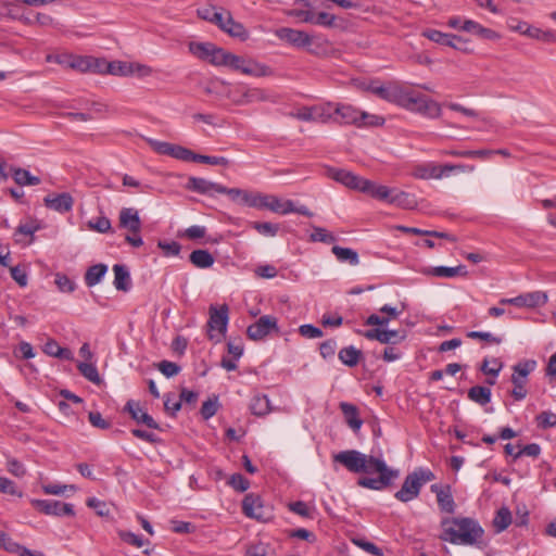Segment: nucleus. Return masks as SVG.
Segmentation results:
<instances>
[{
    "mask_svg": "<svg viewBox=\"0 0 556 556\" xmlns=\"http://www.w3.org/2000/svg\"><path fill=\"white\" fill-rule=\"evenodd\" d=\"M441 528L440 540L455 545H478L484 535L480 523L469 517L444 518Z\"/></svg>",
    "mask_w": 556,
    "mask_h": 556,
    "instance_id": "obj_1",
    "label": "nucleus"
},
{
    "mask_svg": "<svg viewBox=\"0 0 556 556\" xmlns=\"http://www.w3.org/2000/svg\"><path fill=\"white\" fill-rule=\"evenodd\" d=\"M399 106L410 112L419 113L428 118H438L442 113L438 102L408 87L404 88Z\"/></svg>",
    "mask_w": 556,
    "mask_h": 556,
    "instance_id": "obj_2",
    "label": "nucleus"
},
{
    "mask_svg": "<svg viewBox=\"0 0 556 556\" xmlns=\"http://www.w3.org/2000/svg\"><path fill=\"white\" fill-rule=\"evenodd\" d=\"M434 475L430 469L416 468L413 472L406 476L401 489L394 494L395 498L400 502L407 503L418 497L421 488L434 480Z\"/></svg>",
    "mask_w": 556,
    "mask_h": 556,
    "instance_id": "obj_3",
    "label": "nucleus"
},
{
    "mask_svg": "<svg viewBox=\"0 0 556 556\" xmlns=\"http://www.w3.org/2000/svg\"><path fill=\"white\" fill-rule=\"evenodd\" d=\"M332 459L355 473L366 472L372 465H379L382 468V458L366 455L357 450L341 451L334 454Z\"/></svg>",
    "mask_w": 556,
    "mask_h": 556,
    "instance_id": "obj_4",
    "label": "nucleus"
},
{
    "mask_svg": "<svg viewBox=\"0 0 556 556\" xmlns=\"http://www.w3.org/2000/svg\"><path fill=\"white\" fill-rule=\"evenodd\" d=\"M207 338L214 343H219L224 340L227 332L229 321V308L226 304L220 306L211 305L208 309Z\"/></svg>",
    "mask_w": 556,
    "mask_h": 556,
    "instance_id": "obj_5",
    "label": "nucleus"
},
{
    "mask_svg": "<svg viewBox=\"0 0 556 556\" xmlns=\"http://www.w3.org/2000/svg\"><path fill=\"white\" fill-rule=\"evenodd\" d=\"M375 472L379 473L377 478L363 477L358 480V484L370 490H382L399 477V471L389 468L383 459L382 468L379 465H372L365 473Z\"/></svg>",
    "mask_w": 556,
    "mask_h": 556,
    "instance_id": "obj_6",
    "label": "nucleus"
},
{
    "mask_svg": "<svg viewBox=\"0 0 556 556\" xmlns=\"http://www.w3.org/2000/svg\"><path fill=\"white\" fill-rule=\"evenodd\" d=\"M227 67L254 77H266L273 74V70L266 64L233 53H230Z\"/></svg>",
    "mask_w": 556,
    "mask_h": 556,
    "instance_id": "obj_7",
    "label": "nucleus"
},
{
    "mask_svg": "<svg viewBox=\"0 0 556 556\" xmlns=\"http://www.w3.org/2000/svg\"><path fill=\"white\" fill-rule=\"evenodd\" d=\"M275 35L280 40H283L295 48H306L312 54L318 55L319 51L317 48H313L314 39L303 30L281 27L275 31Z\"/></svg>",
    "mask_w": 556,
    "mask_h": 556,
    "instance_id": "obj_8",
    "label": "nucleus"
},
{
    "mask_svg": "<svg viewBox=\"0 0 556 556\" xmlns=\"http://www.w3.org/2000/svg\"><path fill=\"white\" fill-rule=\"evenodd\" d=\"M228 99L237 105H248L254 102L268 101L269 96L264 89L239 86L227 93Z\"/></svg>",
    "mask_w": 556,
    "mask_h": 556,
    "instance_id": "obj_9",
    "label": "nucleus"
},
{
    "mask_svg": "<svg viewBox=\"0 0 556 556\" xmlns=\"http://www.w3.org/2000/svg\"><path fill=\"white\" fill-rule=\"evenodd\" d=\"M33 506L39 511L51 516H74V506L70 503H62L54 500H33Z\"/></svg>",
    "mask_w": 556,
    "mask_h": 556,
    "instance_id": "obj_10",
    "label": "nucleus"
},
{
    "mask_svg": "<svg viewBox=\"0 0 556 556\" xmlns=\"http://www.w3.org/2000/svg\"><path fill=\"white\" fill-rule=\"evenodd\" d=\"M278 330L277 318L270 315H264L247 329L249 339L258 341L268 336L271 331Z\"/></svg>",
    "mask_w": 556,
    "mask_h": 556,
    "instance_id": "obj_11",
    "label": "nucleus"
},
{
    "mask_svg": "<svg viewBox=\"0 0 556 556\" xmlns=\"http://www.w3.org/2000/svg\"><path fill=\"white\" fill-rule=\"evenodd\" d=\"M405 86L399 83H389L387 85H377L371 83L368 90L388 102L400 104Z\"/></svg>",
    "mask_w": 556,
    "mask_h": 556,
    "instance_id": "obj_12",
    "label": "nucleus"
},
{
    "mask_svg": "<svg viewBox=\"0 0 556 556\" xmlns=\"http://www.w3.org/2000/svg\"><path fill=\"white\" fill-rule=\"evenodd\" d=\"M58 63L64 64L73 70H77L80 72H101L100 62L97 59L90 56H81V55H64L59 56L56 60Z\"/></svg>",
    "mask_w": 556,
    "mask_h": 556,
    "instance_id": "obj_13",
    "label": "nucleus"
},
{
    "mask_svg": "<svg viewBox=\"0 0 556 556\" xmlns=\"http://www.w3.org/2000/svg\"><path fill=\"white\" fill-rule=\"evenodd\" d=\"M362 110L348 103H336L334 113L337 123L362 127Z\"/></svg>",
    "mask_w": 556,
    "mask_h": 556,
    "instance_id": "obj_14",
    "label": "nucleus"
},
{
    "mask_svg": "<svg viewBox=\"0 0 556 556\" xmlns=\"http://www.w3.org/2000/svg\"><path fill=\"white\" fill-rule=\"evenodd\" d=\"M331 177L336 181L344 185L345 187L354 189V190H358L362 192H364V190H366L367 188L370 187L368 179L357 176L349 170L334 169L331 173Z\"/></svg>",
    "mask_w": 556,
    "mask_h": 556,
    "instance_id": "obj_15",
    "label": "nucleus"
},
{
    "mask_svg": "<svg viewBox=\"0 0 556 556\" xmlns=\"http://www.w3.org/2000/svg\"><path fill=\"white\" fill-rule=\"evenodd\" d=\"M242 511L249 518L256 520L266 519L261 497L252 493L244 496L242 501Z\"/></svg>",
    "mask_w": 556,
    "mask_h": 556,
    "instance_id": "obj_16",
    "label": "nucleus"
},
{
    "mask_svg": "<svg viewBox=\"0 0 556 556\" xmlns=\"http://www.w3.org/2000/svg\"><path fill=\"white\" fill-rule=\"evenodd\" d=\"M45 205L59 213H67L73 208L74 199L67 193L50 194L43 199Z\"/></svg>",
    "mask_w": 556,
    "mask_h": 556,
    "instance_id": "obj_17",
    "label": "nucleus"
},
{
    "mask_svg": "<svg viewBox=\"0 0 556 556\" xmlns=\"http://www.w3.org/2000/svg\"><path fill=\"white\" fill-rule=\"evenodd\" d=\"M548 295L544 291H532L515 296V306L536 308L547 303Z\"/></svg>",
    "mask_w": 556,
    "mask_h": 556,
    "instance_id": "obj_18",
    "label": "nucleus"
},
{
    "mask_svg": "<svg viewBox=\"0 0 556 556\" xmlns=\"http://www.w3.org/2000/svg\"><path fill=\"white\" fill-rule=\"evenodd\" d=\"M119 227L127 229L129 232L141 231V220L139 212L135 207H124L118 216Z\"/></svg>",
    "mask_w": 556,
    "mask_h": 556,
    "instance_id": "obj_19",
    "label": "nucleus"
},
{
    "mask_svg": "<svg viewBox=\"0 0 556 556\" xmlns=\"http://www.w3.org/2000/svg\"><path fill=\"white\" fill-rule=\"evenodd\" d=\"M536 361L525 359L520 361L513 366L511 383L513 384H527L528 376L535 369Z\"/></svg>",
    "mask_w": 556,
    "mask_h": 556,
    "instance_id": "obj_20",
    "label": "nucleus"
},
{
    "mask_svg": "<svg viewBox=\"0 0 556 556\" xmlns=\"http://www.w3.org/2000/svg\"><path fill=\"white\" fill-rule=\"evenodd\" d=\"M125 410L128 412L131 418L138 424H143L151 429H159L157 422L140 407L139 403L132 400L128 401L125 405Z\"/></svg>",
    "mask_w": 556,
    "mask_h": 556,
    "instance_id": "obj_21",
    "label": "nucleus"
},
{
    "mask_svg": "<svg viewBox=\"0 0 556 556\" xmlns=\"http://www.w3.org/2000/svg\"><path fill=\"white\" fill-rule=\"evenodd\" d=\"M379 312L386 314V316L371 314L367 317L365 324L368 326H387L390 320L397 318L402 313V311L389 304L383 305Z\"/></svg>",
    "mask_w": 556,
    "mask_h": 556,
    "instance_id": "obj_22",
    "label": "nucleus"
},
{
    "mask_svg": "<svg viewBox=\"0 0 556 556\" xmlns=\"http://www.w3.org/2000/svg\"><path fill=\"white\" fill-rule=\"evenodd\" d=\"M220 186L219 184L199 177H190L187 182V189L201 194L219 193Z\"/></svg>",
    "mask_w": 556,
    "mask_h": 556,
    "instance_id": "obj_23",
    "label": "nucleus"
},
{
    "mask_svg": "<svg viewBox=\"0 0 556 556\" xmlns=\"http://www.w3.org/2000/svg\"><path fill=\"white\" fill-rule=\"evenodd\" d=\"M460 30L472 33L481 38L489 40H495L500 38V35L496 31L491 28H486L472 20H465Z\"/></svg>",
    "mask_w": 556,
    "mask_h": 556,
    "instance_id": "obj_24",
    "label": "nucleus"
},
{
    "mask_svg": "<svg viewBox=\"0 0 556 556\" xmlns=\"http://www.w3.org/2000/svg\"><path fill=\"white\" fill-rule=\"evenodd\" d=\"M340 409L344 416L345 422L349 427L357 432L362 428L363 420L358 416V409L355 405L346 402L340 403Z\"/></svg>",
    "mask_w": 556,
    "mask_h": 556,
    "instance_id": "obj_25",
    "label": "nucleus"
},
{
    "mask_svg": "<svg viewBox=\"0 0 556 556\" xmlns=\"http://www.w3.org/2000/svg\"><path fill=\"white\" fill-rule=\"evenodd\" d=\"M114 281L116 290L127 292L131 287L130 274L125 265L115 264L113 266Z\"/></svg>",
    "mask_w": 556,
    "mask_h": 556,
    "instance_id": "obj_26",
    "label": "nucleus"
},
{
    "mask_svg": "<svg viewBox=\"0 0 556 556\" xmlns=\"http://www.w3.org/2000/svg\"><path fill=\"white\" fill-rule=\"evenodd\" d=\"M422 36L435 43L447 46L457 49L455 40H460V37L452 34H445L437 29H426L422 31Z\"/></svg>",
    "mask_w": 556,
    "mask_h": 556,
    "instance_id": "obj_27",
    "label": "nucleus"
},
{
    "mask_svg": "<svg viewBox=\"0 0 556 556\" xmlns=\"http://www.w3.org/2000/svg\"><path fill=\"white\" fill-rule=\"evenodd\" d=\"M12 178L14 182L21 187L37 186L41 182L38 176H34L29 170L21 167H11Z\"/></svg>",
    "mask_w": 556,
    "mask_h": 556,
    "instance_id": "obj_28",
    "label": "nucleus"
},
{
    "mask_svg": "<svg viewBox=\"0 0 556 556\" xmlns=\"http://www.w3.org/2000/svg\"><path fill=\"white\" fill-rule=\"evenodd\" d=\"M265 208L281 215H287L293 212V201H282L276 195L267 194Z\"/></svg>",
    "mask_w": 556,
    "mask_h": 556,
    "instance_id": "obj_29",
    "label": "nucleus"
},
{
    "mask_svg": "<svg viewBox=\"0 0 556 556\" xmlns=\"http://www.w3.org/2000/svg\"><path fill=\"white\" fill-rule=\"evenodd\" d=\"M412 175L418 179H438V164L434 162H427L414 166Z\"/></svg>",
    "mask_w": 556,
    "mask_h": 556,
    "instance_id": "obj_30",
    "label": "nucleus"
},
{
    "mask_svg": "<svg viewBox=\"0 0 556 556\" xmlns=\"http://www.w3.org/2000/svg\"><path fill=\"white\" fill-rule=\"evenodd\" d=\"M106 271L108 266L105 264L99 263L90 266L85 274V283L88 287L98 285L105 276Z\"/></svg>",
    "mask_w": 556,
    "mask_h": 556,
    "instance_id": "obj_31",
    "label": "nucleus"
},
{
    "mask_svg": "<svg viewBox=\"0 0 556 556\" xmlns=\"http://www.w3.org/2000/svg\"><path fill=\"white\" fill-rule=\"evenodd\" d=\"M215 45L212 42H190L189 51L202 61L210 62Z\"/></svg>",
    "mask_w": 556,
    "mask_h": 556,
    "instance_id": "obj_32",
    "label": "nucleus"
},
{
    "mask_svg": "<svg viewBox=\"0 0 556 556\" xmlns=\"http://www.w3.org/2000/svg\"><path fill=\"white\" fill-rule=\"evenodd\" d=\"M337 260L342 263H349L350 265L356 266L359 263V257L356 251L351 248H343L340 245H333L331 249Z\"/></svg>",
    "mask_w": 556,
    "mask_h": 556,
    "instance_id": "obj_33",
    "label": "nucleus"
},
{
    "mask_svg": "<svg viewBox=\"0 0 556 556\" xmlns=\"http://www.w3.org/2000/svg\"><path fill=\"white\" fill-rule=\"evenodd\" d=\"M336 103L327 102L319 105H314L315 122L327 123L329 121H337L334 113Z\"/></svg>",
    "mask_w": 556,
    "mask_h": 556,
    "instance_id": "obj_34",
    "label": "nucleus"
},
{
    "mask_svg": "<svg viewBox=\"0 0 556 556\" xmlns=\"http://www.w3.org/2000/svg\"><path fill=\"white\" fill-rule=\"evenodd\" d=\"M429 274L435 277H442V278H453L456 276H466L467 269L464 265H458L455 267H447V266H437L429 270Z\"/></svg>",
    "mask_w": 556,
    "mask_h": 556,
    "instance_id": "obj_35",
    "label": "nucleus"
},
{
    "mask_svg": "<svg viewBox=\"0 0 556 556\" xmlns=\"http://www.w3.org/2000/svg\"><path fill=\"white\" fill-rule=\"evenodd\" d=\"M467 396L470 401L483 406L491 401V390L486 387L475 386L468 390Z\"/></svg>",
    "mask_w": 556,
    "mask_h": 556,
    "instance_id": "obj_36",
    "label": "nucleus"
},
{
    "mask_svg": "<svg viewBox=\"0 0 556 556\" xmlns=\"http://www.w3.org/2000/svg\"><path fill=\"white\" fill-rule=\"evenodd\" d=\"M189 260L198 268H210L215 261L213 255L207 250L192 251Z\"/></svg>",
    "mask_w": 556,
    "mask_h": 556,
    "instance_id": "obj_37",
    "label": "nucleus"
},
{
    "mask_svg": "<svg viewBox=\"0 0 556 556\" xmlns=\"http://www.w3.org/2000/svg\"><path fill=\"white\" fill-rule=\"evenodd\" d=\"M388 203L397 205L403 208H413L416 204V201L409 193L392 189Z\"/></svg>",
    "mask_w": 556,
    "mask_h": 556,
    "instance_id": "obj_38",
    "label": "nucleus"
},
{
    "mask_svg": "<svg viewBox=\"0 0 556 556\" xmlns=\"http://www.w3.org/2000/svg\"><path fill=\"white\" fill-rule=\"evenodd\" d=\"M251 413L255 416H264L270 410V403L266 395L256 394L252 397L250 403Z\"/></svg>",
    "mask_w": 556,
    "mask_h": 556,
    "instance_id": "obj_39",
    "label": "nucleus"
},
{
    "mask_svg": "<svg viewBox=\"0 0 556 556\" xmlns=\"http://www.w3.org/2000/svg\"><path fill=\"white\" fill-rule=\"evenodd\" d=\"M362 356V352L356 348L350 345L339 351V359L349 367H354L358 364Z\"/></svg>",
    "mask_w": 556,
    "mask_h": 556,
    "instance_id": "obj_40",
    "label": "nucleus"
},
{
    "mask_svg": "<svg viewBox=\"0 0 556 556\" xmlns=\"http://www.w3.org/2000/svg\"><path fill=\"white\" fill-rule=\"evenodd\" d=\"M223 30L232 37L244 39L247 38V30L241 23L236 22L230 13H226V25H223Z\"/></svg>",
    "mask_w": 556,
    "mask_h": 556,
    "instance_id": "obj_41",
    "label": "nucleus"
},
{
    "mask_svg": "<svg viewBox=\"0 0 556 556\" xmlns=\"http://www.w3.org/2000/svg\"><path fill=\"white\" fill-rule=\"evenodd\" d=\"M437 501L442 511L447 514H453L455 511V502L450 486H445L443 492H438Z\"/></svg>",
    "mask_w": 556,
    "mask_h": 556,
    "instance_id": "obj_42",
    "label": "nucleus"
},
{
    "mask_svg": "<svg viewBox=\"0 0 556 556\" xmlns=\"http://www.w3.org/2000/svg\"><path fill=\"white\" fill-rule=\"evenodd\" d=\"M511 523V513L508 508L502 507L497 510L494 519L493 526L497 533L503 532L508 528Z\"/></svg>",
    "mask_w": 556,
    "mask_h": 556,
    "instance_id": "obj_43",
    "label": "nucleus"
},
{
    "mask_svg": "<svg viewBox=\"0 0 556 556\" xmlns=\"http://www.w3.org/2000/svg\"><path fill=\"white\" fill-rule=\"evenodd\" d=\"M473 169L472 166H467L464 164H438V179H442L444 177H450L453 174L471 172Z\"/></svg>",
    "mask_w": 556,
    "mask_h": 556,
    "instance_id": "obj_44",
    "label": "nucleus"
},
{
    "mask_svg": "<svg viewBox=\"0 0 556 556\" xmlns=\"http://www.w3.org/2000/svg\"><path fill=\"white\" fill-rule=\"evenodd\" d=\"M106 72L112 75L128 76L134 74V65L123 61H113L106 64Z\"/></svg>",
    "mask_w": 556,
    "mask_h": 556,
    "instance_id": "obj_45",
    "label": "nucleus"
},
{
    "mask_svg": "<svg viewBox=\"0 0 556 556\" xmlns=\"http://www.w3.org/2000/svg\"><path fill=\"white\" fill-rule=\"evenodd\" d=\"M79 372L90 382L99 384L101 382V378L99 371L94 364L80 362L77 365Z\"/></svg>",
    "mask_w": 556,
    "mask_h": 556,
    "instance_id": "obj_46",
    "label": "nucleus"
},
{
    "mask_svg": "<svg viewBox=\"0 0 556 556\" xmlns=\"http://www.w3.org/2000/svg\"><path fill=\"white\" fill-rule=\"evenodd\" d=\"M370 187L364 190V193L370 194L372 198L389 202L392 189L387 186L376 185L369 180Z\"/></svg>",
    "mask_w": 556,
    "mask_h": 556,
    "instance_id": "obj_47",
    "label": "nucleus"
},
{
    "mask_svg": "<svg viewBox=\"0 0 556 556\" xmlns=\"http://www.w3.org/2000/svg\"><path fill=\"white\" fill-rule=\"evenodd\" d=\"M529 38L541 40L544 42H556V34L552 30H543L541 28L530 26L528 36Z\"/></svg>",
    "mask_w": 556,
    "mask_h": 556,
    "instance_id": "obj_48",
    "label": "nucleus"
},
{
    "mask_svg": "<svg viewBox=\"0 0 556 556\" xmlns=\"http://www.w3.org/2000/svg\"><path fill=\"white\" fill-rule=\"evenodd\" d=\"M266 199H267V194L247 191V194H244L243 204H247L250 207L265 208Z\"/></svg>",
    "mask_w": 556,
    "mask_h": 556,
    "instance_id": "obj_49",
    "label": "nucleus"
},
{
    "mask_svg": "<svg viewBox=\"0 0 556 556\" xmlns=\"http://www.w3.org/2000/svg\"><path fill=\"white\" fill-rule=\"evenodd\" d=\"M448 154L452 156H458V157H479V159L485 160V159H489L493 154V151H491V150H463V151L453 150V151H450Z\"/></svg>",
    "mask_w": 556,
    "mask_h": 556,
    "instance_id": "obj_50",
    "label": "nucleus"
},
{
    "mask_svg": "<svg viewBox=\"0 0 556 556\" xmlns=\"http://www.w3.org/2000/svg\"><path fill=\"white\" fill-rule=\"evenodd\" d=\"M503 368V363L497 358H493L491 362L489 359H484L480 366V370L488 376H492L496 378Z\"/></svg>",
    "mask_w": 556,
    "mask_h": 556,
    "instance_id": "obj_51",
    "label": "nucleus"
},
{
    "mask_svg": "<svg viewBox=\"0 0 556 556\" xmlns=\"http://www.w3.org/2000/svg\"><path fill=\"white\" fill-rule=\"evenodd\" d=\"M405 338H406L405 331L383 330L382 329V334H381L379 342L383 343V344H395V343L404 341Z\"/></svg>",
    "mask_w": 556,
    "mask_h": 556,
    "instance_id": "obj_52",
    "label": "nucleus"
},
{
    "mask_svg": "<svg viewBox=\"0 0 556 556\" xmlns=\"http://www.w3.org/2000/svg\"><path fill=\"white\" fill-rule=\"evenodd\" d=\"M313 229L314 232L309 237L312 242L333 243L336 241V237L325 228L314 226Z\"/></svg>",
    "mask_w": 556,
    "mask_h": 556,
    "instance_id": "obj_53",
    "label": "nucleus"
},
{
    "mask_svg": "<svg viewBox=\"0 0 556 556\" xmlns=\"http://www.w3.org/2000/svg\"><path fill=\"white\" fill-rule=\"evenodd\" d=\"M218 407H219V403H218L217 396H214V397L208 399L207 401L203 402L201 410H200L203 419L207 420V419L212 418L217 413Z\"/></svg>",
    "mask_w": 556,
    "mask_h": 556,
    "instance_id": "obj_54",
    "label": "nucleus"
},
{
    "mask_svg": "<svg viewBox=\"0 0 556 556\" xmlns=\"http://www.w3.org/2000/svg\"><path fill=\"white\" fill-rule=\"evenodd\" d=\"M230 53L231 52H228L225 49L215 46V49L212 53L210 63L215 66H226L227 67Z\"/></svg>",
    "mask_w": 556,
    "mask_h": 556,
    "instance_id": "obj_55",
    "label": "nucleus"
},
{
    "mask_svg": "<svg viewBox=\"0 0 556 556\" xmlns=\"http://www.w3.org/2000/svg\"><path fill=\"white\" fill-rule=\"evenodd\" d=\"M149 146L152 148V150L159 154L162 155H169L172 156L174 144L166 142V141H160L156 139H148Z\"/></svg>",
    "mask_w": 556,
    "mask_h": 556,
    "instance_id": "obj_56",
    "label": "nucleus"
},
{
    "mask_svg": "<svg viewBox=\"0 0 556 556\" xmlns=\"http://www.w3.org/2000/svg\"><path fill=\"white\" fill-rule=\"evenodd\" d=\"M253 228L260 235H263L266 237H275L279 230V226L277 224L267 223V222H265V223L255 222V223H253Z\"/></svg>",
    "mask_w": 556,
    "mask_h": 556,
    "instance_id": "obj_57",
    "label": "nucleus"
},
{
    "mask_svg": "<svg viewBox=\"0 0 556 556\" xmlns=\"http://www.w3.org/2000/svg\"><path fill=\"white\" fill-rule=\"evenodd\" d=\"M352 543L374 556H382L383 555L382 551L377 545H375L371 542L366 541L365 539L354 538V539H352Z\"/></svg>",
    "mask_w": 556,
    "mask_h": 556,
    "instance_id": "obj_58",
    "label": "nucleus"
},
{
    "mask_svg": "<svg viewBox=\"0 0 556 556\" xmlns=\"http://www.w3.org/2000/svg\"><path fill=\"white\" fill-rule=\"evenodd\" d=\"M229 485L238 492H244L250 488V481L241 473H233L229 478Z\"/></svg>",
    "mask_w": 556,
    "mask_h": 556,
    "instance_id": "obj_59",
    "label": "nucleus"
},
{
    "mask_svg": "<svg viewBox=\"0 0 556 556\" xmlns=\"http://www.w3.org/2000/svg\"><path fill=\"white\" fill-rule=\"evenodd\" d=\"M89 227L100 233H106L111 230V220L105 216H99L93 220L89 222Z\"/></svg>",
    "mask_w": 556,
    "mask_h": 556,
    "instance_id": "obj_60",
    "label": "nucleus"
},
{
    "mask_svg": "<svg viewBox=\"0 0 556 556\" xmlns=\"http://www.w3.org/2000/svg\"><path fill=\"white\" fill-rule=\"evenodd\" d=\"M315 25L333 28L337 27V16L327 12L315 14Z\"/></svg>",
    "mask_w": 556,
    "mask_h": 556,
    "instance_id": "obj_61",
    "label": "nucleus"
},
{
    "mask_svg": "<svg viewBox=\"0 0 556 556\" xmlns=\"http://www.w3.org/2000/svg\"><path fill=\"white\" fill-rule=\"evenodd\" d=\"M536 422L542 429L556 427V414L552 412H542L536 416Z\"/></svg>",
    "mask_w": 556,
    "mask_h": 556,
    "instance_id": "obj_62",
    "label": "nucleus"
},
{
    "mask_svg": "<svg viewBox=\"0 0 556 556\" xmlns=\"http://www.w3.org/2000/svg\"><path fill=\"white\" fill-rule=\"evenodd\" d=\"M10 273L12 279L20 286V287H26L28 283V276L25 270V268L21 266H13L10 267Z\"/></svg>",
    "mask_w": 556,
    "mask_h": 556,
    "instance_id": "obj_63",
    "label": "nucleus"
},
{
    "mask_svg": "<svg viewBox=\"0 0 556 556\" xmlns=\"http://www.w3.org/2000/svg\"><path fill=\"white\" fill-rule=\"evenodd\" d=\"M118 535L122 541L138 548L142 547L146 543V541L140 535H137L130 531H119Z\"/></svg>",
    "mask_w": 556,
    "mask_h": 556,
    "instance_id": "obj_64",
    "label": "nucleus"
}]
</instances>
